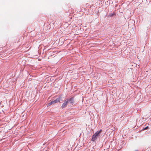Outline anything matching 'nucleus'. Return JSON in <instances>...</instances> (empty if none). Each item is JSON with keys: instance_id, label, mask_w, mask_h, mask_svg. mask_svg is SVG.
<instances>
[{"instance_id": "nucleus-1", "label": "nucleus", "mask_w": 151, "mask_h": 151, "mask_svg": "<svg viewBox=\"0 0 151 151\" xmlns=\"http://www.w3.org/2000/svg\"><path fill=\"white\" fill-rule=\"evenodd\" d=\"M102 130H100L99 131H97L93 135L91 141H94L98 137L99 134L101 132Z\"/></svg>"}, {"instance_id": "nucleus-7", "label": "nucleus", "mask_w": 151, "mask_h": 151, "mask_svg": "<svg viewBox=\"0 0 151 151\" xmlns=\"http://www.w3.org/2000/svg\"><path fill=\"white\" fill-rule=\"evenodd\" d=\"M53 104V103L52 102V101H51L50 103H49V104H48V106H50L52 104Z\"/></svg>"}, {"instance_id": "nucleus-3", "label": "nucleus", "mask_w": 151, "mask_h": 151, "mask_svg": "<svg viewBox=\"0 0 151 151\" xmlns=\"http://www.w3.org/2000/svg\"><path fill=\"white\" fill-rule=\"evenodd\" d=\"M61 100L63 101V100H62V97L61 96H60L58 98H57L54 101H52L53 104H54L58 102H60V101Z\"/></svg>"}, {"instance_id": "nucleus-2", "label": "nucleus", "mask_w": 151, "mask_h": 151, "mask_svg": "<svg viewBox=\"0 0 151 151\" xmlns=\"http://www.w3.org/2000/svg\"><path fill=\"white\" fill-rule=\"evenodd\" d=\"M68 104H69L70 105H73L75 102V101L73 97H71L69 98H68L66 99Z\"/></svg>"}, {"instance_id": "nucleus-4", "label": "nucleus", "mask_w": 151, "mask_h": 151, "mask_svg": "<svg viewBox=\"0 0 151 151\" xmlns=\"http://www.w3.org/2000/svg\"><path fill=\"white\" fill-rule=\"evenodd\" d=\"M68 103L67 102V100H65L64 103L62 105L61 107L62 109H63L66 107Z\"/></svg>"}, {"instance_id": "nucleus-6", "label": "nucleus", "mask_w": 151, "mask_h": 151, "mask_svg": "<svg viewBox=\"0 0 151 151\" xmlns=\"http://www.w3.org/2000/svg\"><path fill=\"white\" fill-rule=\"evenodd\" d=\"M115 14L114 13H111V14H109V16L110 17H112L113 16H114V15H115Z\"/></svg>"}, {"instance_id": "nucleus-5", "label": "nucleus", "mask_w": 151, "mask_h": 151, "mask_svg": "<svg viewBox=\"0 0 151 151\" xmlns=\"http://www.w3.org/2000/svg\"><path fill=\"white\" fill-rule=\"evenodd\" d=\"M149 128V127L148 126H147L145 128H143L142 130V131H144V130H146V129H148Z\"/></svg>"}]
</instances>
